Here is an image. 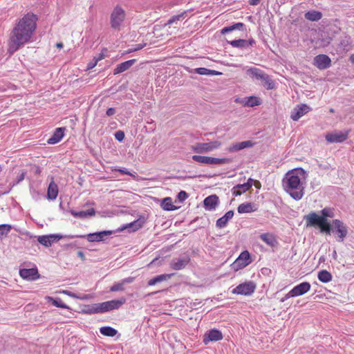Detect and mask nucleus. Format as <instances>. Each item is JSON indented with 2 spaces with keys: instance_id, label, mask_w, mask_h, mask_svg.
<instances>
[{
  "instance_id": "obj_1",
  "label": "nucleus",
  "mask_w": 354,
  "mask_h": 354,
  "mask_svg": "<svg viewBox=\"0 0 354 354\" xmlns=\"http://www.w3.org/2000/svg\"><path fill=\"white\" fill-rule=\"evenodd\" d=\"M37 20V16L32 12H28L18 20L10 33L7 50L8 54L13 55L32 41Z\"/></svg>"
},
{
  "instance_id": "obj_2",
  "label": "nucleus",
  "mask_w": 354,
  "mask_h": 354,
  "mask_svg": "<svg viewBox=\"0 0 354 354\" xmlns=\"http://www.w3.org/2000/svg\"><path fill=\"white\" fill-rule=\"evenodd\" d=\"M306 176V171L299 167L288 171L283 179L284 190L295 201L301 200L304 195Z\"/></svg>"
},
{
  "instance_id": "obj_3",
  "label": "nucleus",
  "mask_w": 354,
  "mask_h": 354,
  "mask_svg": "<svg viewBox=\"0 0 354 354\" xmlns=\"http://www.w3.org/2000/svg\"><path fill=\"white\" fill-rule=\"evenodd\" d=\"M335 216L334 210L330 207H325L321 210V215H318L315 212H310L308 214L304 216L307 227L317 226L321 232L330 234L332 227L327 218H333Z\"/></svg>"
},
{
  "instance_id": "obj_4",
  "label": "nucleus",
  "mask_w": 354,
  "mask_h": 354,
  "mask_svg": "<svg viewBox=\"0 0 354 354\" xmlns=\"http://www.w3.org/2000/svg\"><path fill=\"white\" fill-rule=\"evenodd\" d=\"M125 303L126 299L122 297L118 299H113L102 303L84 305L81 312L85 315L105 313L119 309Z\"/></svg>"
},
{
  "instance_id": "obj_5",
  "label": "nucleus",
  "mask_w": 354,
  "mask_h": 354,
  "mask_svg": "<svg viewBox=\"0 0 354 354\" xmlns=\"http://www.w3.org/2000/svg\"><path fill=\"white\" fill-rule=\"evenodd\" d=\"M124 10L120 6H116L110 15L111 27L114 30H120L125 19Z\"/></svg>"
},
{
  "instance_id": "obj_6",
  "label": "nucleus",
  "mask_w": 354,
  "mask_h": 354,
  "mask_svg": "<svg viewBox=\"0 0 354 354\" xmlns=\"http://www.w3.org/2000/svg\"><path fill=\"white\" fill-rule=\"evenodd\" d=\"M114 232L113 230H103L100 232L90 233L84 235H68L65 236L69 239L74 238H82L86 239L88 242H100L104 241V238L106 236H110Z\"/></svg>"
},
{
  "instance_id": "obj_7",
  "label": "nucleus",
  "mask_w": 354,
  "mask_h": 354,
  "mask_svg": "<svg viewBox=\"0 0 354 354\" xmlns=\"http://www.w3.org/2000/svg\"><path fill=\"white\" fill-rule=\"evenodd\" d=\"M332 224L333 228H332L331 232L335 233L336 241L343 242L348 234L347 226L339 219L333 220Z\"/></svg>"
},
{
  "instance_id": "obj_8",
  "label": "nucleus",
  "mask_w": 354,
  "mask_h": 354,
  "mask_svg": "<svg viewBox=\"0 0 354 354\" xmlns=\"http://www.w3.org/2000/svg\"><path fill=\"white\" fill-rule=\"evenodd\" d=\"M252 263L251 255L248 250H244L239 255L236 259L231 264L234 271L241 270Z\"/></svg>"
},
{
  "instance_id": "obj_9",
  "label": "nucleus",
  "mask_w": 354,
  "mask_h": 354,
  "mask_svg": "<svg viewBox=\"0 0 354 354\" xmlns=\"http://www.w3.org/2000/svg\"><path fill=\"white\" fill-rule=\"evenodd\" d=\"M256 288V283L252 281H249L237 286L232 290V293L235 295L250 296L254 292Z\"/></svg>"
},
{
  "instance_id": "obj_10",
  "label": "nucleus",
  "mask_w": 354,
  "mask_h": 354,
  "mask_svg": "<svg viewBox=\"0 0 354 354\" xmlns=\"http://www.w3.org/2000/svg\"><path fill=\"white\" fill-rule=\"evenodd\" d=\"M192 159L197 162L204 163L207 165H221L231 162V159L227 158H218L199 155L192 156Z\"/></svg>"
},
{
  "instance_id": "obj_11",
  "label": "nucleus",
  "mask_w": 354,
  "mask_h": 354,
  "mask_svg": "<svg viewBox=\"0 0 354 354\" xmlns=\"http://www.w3.org/2000/svg\"><path fill=\"white\" fill-rule=\"evenodd\" d=\"M221 142L218 140H214L209 142H198L193 147V151L198 153L212 151L220 147Z\"/></svg>"
},
{
  "instance_id": "obj_12",
  "label": "nucleus",
  "mask_w": 354,
  "mask_h": 354,
  "mask_svg": "<svg viewBox=\"0 0 354 354\" xmlns=\"http://www.w3.org/2000/svg\"><path fill=\"white\" fill-rule=\"evenodd\" d=\"M349 131H335L328 133L326 136V140L329 143H342L347 140Z\"/></svg>"
},
{
  "instance_id": "obj_13",
  "label": "nucleus",
  "mask_w": 354,
  "mask_h": 354,
  "mask_svg": "<svg viewBox=\"0 0 354 354\" xmlns=\"http://www.w3.org/2000/svg\"><path fill=\"white\" fill-rule=\"evenodd\" d=\"M311 110L312 109L306 104H298L291 111L290 118L294 121H297L300 118Z\"/></svg>"
},
{
  "instance_id": "obj_14",
  "label": "nucleus",
  "mask_w": 354,
  "mask_h": 354,
  "mask_svg": "<svg viewBox=\"0 0 354 354\" xmlns=\"http://www.w3.org/2000/svg\"><path fill=\"white\" fill-rule=\"evenodd\" d=\"M223 335L221 330L213 328L207 330L203 336V342L205 344H209L210 342H217L223 339Z\"/></svg>"
},
{
  "instance_id": "obj_15",
  "label": "nucleus",
  "mask_w": 354,
  "mask_h": 354,
  "mask_svg": "<svg viewBox=\"0 0 354 354\" xmlns=\"http://www.w3.org/2000/svg\"><path fill=\"white\" fill-rule=\"evenodd\" d=\"M64 236L61 234H48L37 236V241L42 245L48 248L55 242L58 241Z\"/></svg>"
},
{
  "instance_id": "obj_16",
  "label": "nucleus",
  "mask_w": 354,
  "mask_h": 354,
  "mask_svg": "<svg viewBox=\"0 0 354 354\" xmlns=\"http://www.w3.org/2000/svg\"><path fill=\"white\" fill-rule=\"evenodd\" d=\"M313 64L319 69L324 70L330 66L331 59L328 55L320 54L315 57Z\"/></svg>"
},
{
  "instance_id": "obj_17",
  "label": "nucleus",
  "mask_w": 354,
  "mask_h": 354,
  "mask_svg": "<svg viewBox=\"0 0 354 354\" xmlns=\"http://www.w3.org/2000/svg\"><path fill=\"white\" fill-rule=\"evenodd\" d=\"M226 42L230 44L234 48L240 49H247L256 44V41L253 38L248 40L243 39H235L232 41L227 40Z\"/></svg>"
},
{
  "instance_id": "obj_18",
  "label": "nucleus",
  "mask_w": 354,
  "mask_h": 354,
  "mask_svg": "<svg viewBox=\"0 0 354 354\" xmlns=\"http://www.w3.org/2000/svg\"><path fill=\"white\" fill-rule=\"evenodd\" d=\"M203 207L207 211H214L219 204V198L216 194L208 196L203 200Z\"/></svg>"
},
{
  "instance_id": "obj_19",
  "label": "nucleus",
  "mask_w": 354,
  "mask_h": 354,
  "mask_svg": "<svg viewBox=\"0 0 354 354\" xmlns=\"http://www.w3.org/2000/svg\"><path fill=\"white\" fill-rule=\"evenodd\" d=\"M190 257L185 255L181 258H176L172 259L170 267L174 270H180L184 269L189 263Z\"/></svg>"
},
{
  "instance_id": "obj_20",
  "label": "nucleus",
  "mask_w": 354,
  "mask_h": 354,
  "mask_svg": "<svg viewBox=\"0 0 354 354\" xmlns=\"http://www.w3.org/2000/svg\"><path fill=\"white\" fill-rule=\"evenodd\" d=\"M19 275L24 279L28 281L35 280L39 277L37 268L20 269Z\"/></svg>"
},
{
  "instance_id": "obj_21",
  "label": "nucleus",
  "mask_w": 354,
  "mask_h": 354,
  "mask_svg": "<svg viewBox=\"0 0 354 354\" xmlns=\"http://www.w3.org/2000/svg\"><path fill=\"white\" fill-rule=\"evenodd\" d=\"M310 287L311 286L309 282H302L295 286L291 290V295H293L294 297H299L303 295L310 290Z\"/></svg>"
},
{
  "instance_id": "obj_22",
  "label": "nucleus",
  "mask_w": 354,
  "mask_h": 354,
  "mask_svg": "<svg viewBox=\"0 0 354 354\" xmlns=\"http://www.w3.org/2000/svg\"><path fill=\"white\" fill-rule=\"evenodd\" d=\"M66 127H58L55 129L53 135L47 140L48 145H55L59 142L64 136Z\"/></svg>"
},
{
  "instance_id": "obj_23",
  "label": "nucleus",
  "mask_w": 354,
  "mask_h": 354,
  "mask_svg": "<svg viewBox=\"0 0 354 354\" xmlns=\"http://www.w3.org/2000/svg\"><path fill=\"white\" fill-rule=\"evenodd\" d=\"M40 182H32L29 185L30 194L32 199L36 201H39L43 196V194L40 189Z\"/></svg>"
},
{
  "instance_id": "obj_24",
  "label": "nucleus",
  "mask_w": 354,
  "mask_h": 354,
  "mask_svg": "<svg viewBox=\"0 0 354 354\" xmlns=\"http://www.w3.org/2000/svg\"><path fill=\"white\" fill-rule=\"evenodd\" d=\"M135 281L134 277H129L127 278H124L120 280L119 282L115 283L113 286L110 287V292H118V291H124V285L127 283H131Z\"/></svg>"
},
{
  "instance_id": "obj_25",
  "label": "nucleus",
  "mask_w": 354,
  "mask_h": 354,
  "mask_svg": "<svg viewBox=\"0 0 354 354\" xmlns=\"http://www.w3.org/2000/svg\"><path fill=\"white\" fill-rule=\"evenodd\" d=\"M254 143L251 140H246L240 142H236L231 145L227 150L230 153L236 152L241 149L253 147Z\"/></svg>"
},
{
  "instance_id": "obj_26",
  "label": "nucleus",
  "mask_w": 354,
  "mask_h": 354,
  "mask_svg": "<svg viewBox=\"0 0 354 354\" xmlns=\"http://www.w3.org/2000/svg\"><path fill=\"white\" fill-rule=\"evenodd\" d=\"M259 239L268 246L272 248H275L279 244L276 236L273 234L269 232L261 234L259 235Z\"/></svg>"
},
{
  "instance_id": "obj_27",
  "label": "nucleus",
  "mask_w": 354,
  "mask_h": 354,
  "mask_svg": "<svg viewBox=\"0 0 354 354\" xmlns=\"http://www.w3.org/2000/svg\"><path fill=\"white\" fill-rule=\"evenodd\" d=\"M136 59H132L118 64L113 71V75L120 74L126 71L131 66H132L136 63Z\"/></svg>"
},
{
  "instance_id": "obj_28",
  "label": "nucleus",
  "mask_w": 354,
  "mask_h": 354,
  "mask_svg": "<svg viewBox=\"0 0 354 354\" xmlns=\"http://www.w3.org/2000/svg\"><path fill=\"white\" fill-rule=\"evenodd\" d=\"M234 211L229 210L227 211L222 217L219 218L216 222V226L218 228L225 227L228 221L232 218L234 216Z\"/></svg>"
},
{
  "instance_id": "obj_29",
  "label": "nucleus",
  "mask_w": 354,
  "mask_h": 354,
  "mask_svg": "<svg viewBox=\"0 0 354 354\" xmlns=\"http://www.w3.org/2000/svg\"><path fill=\"white\" fill-rule=\"evenodd\" d=\"M252 181H253V179L250 178L246 183H245L243 184L236 185L233 189H241V191L234 190L233 191V195L235 196H240L243 193H244L246 191H248L250 188L252 187Z\"/></svg>"
},
{
  "instance_id": "obj_30",
  "label": "nucleus",
  "mask_w": 354,
  "mask_h": 354,
  "mask_svg": "<svg viewBox=\"0 0 354 354\" xmlns=\"http://www.w3.org/2000/svg\"><path fill=\"white\" fill-rule=\"evenodd\" d=\"M58 195V187L57 185L52 180L47 188L46 198L48 200L53 201L56 199Z\"/></svg>"
},
{
  "instance_id": "obj_31",
  "label": "nucleus",
  "mask_w": 354,
  "mask_h": 354,
  "mask_svg": "<svg viewBox=\"0 0 354 354\" xmlns=\"http://www.w3.org/2000/svg\"><path fill=\"white\" fill-rule=\"evenodd\" d=\"M70 212L74 217L80 218H86L88 216H95L96 212L94 208H90L85 211H79V212L75 211L73 209H71Z\"/></svg>"
},
{
  "instance_id": "obj_32",
  "label": "nucleus",
  "mask_w": 354,
  "mask_h": 354,
  "mask_svg": "<svg viewBox=\"0 0 354 354\" xmlns=\"http://www.w3.org/2000/svg\"><path fill=\"white\" fill-rule=\"evenodd\" d=\"M143 224H144V221L139 218V219H137L130 223L124 225L122 227L118 228L116 231L121 232L124 229L131 228L132 232H136V230L141 228L142 227Z\"/></svg>"
},
{
  "instance_id": "obj_33",
  "label": "nucleus",
  "mask_w": 354,
  "mask_h": 354,
  "mask_svg": "<svg viewBox=\"0 0 354 354\" xmlns=\"http://www.w3.org/2000/svg\"><path fill=\"white\" fill-rule=\"evenodd\" d=\"M256 210L255 205L252 203H243L237 207V211L239 214L251 213Z\"/></svg>"
},
{
  "instance_id": "obj_34",
  "label": "nucleus",
  "mask_w": 354,
  "mask_h": 354,
  "mask_svg": "<svg viewBox=\"0 0 354 354\" xmlns=\"http://www.w3.org/2000/svg\"><path fill=\"white\" fill-rule=\"evenodd\" d=\"M174 274H162L156 275L150 280L148 281L147 284L149 286H152L156 285L158 283H160L163 281H167L171 278V276H173Z\"/></svg>"
},
{
  "instance_id": "obj_35",
  "label": "nucleus",
  "mask_w": 354,
  "mask_h": 354,
  "mask_svg": "<svg viewBox=\"0 0 354 354\" xmlns=\"http://www.w3.org/2000/svg\"><path fill=\"white\" fill-rule=\"evenodd\" d=\"M245 25L242 22L235 23L232 26H225L223 28H222L221 30V33L224 35V34L230 32L235 30H243V28H245Z\"/></svg>"
},
{
  "instance_id": "obj_36",
  "label": "nucleus",
  "mask_w": 354,
  "mask_h": 354,
  "mask_svg": "<svg viewBox=\"0 0 354 354\" xmlns=\"http://www.w3.org/2000/svg\"><path fill=\"white\" fill-rule=\"evenodd\" d=\"M161 207L165 211H174L177 209L172 202V199L170 197H166L163 198L160 204Z\"/></svg>"
},
{
  "instance_id": "obj_37",
  "label": "nucleus",
  "mask_w": 354,
  "mask_h": 354,
  "mask_svg": "<svg viewBox=\"0 0 354 354\" xmlns=\"http://www.w3.org/2000/svg\"><path fill=\"white\" fill-rule=\"evenodd\" d=\"M262 102L261 99L256 96H249L245 98L243 105L249 107H254L261 104Z\"/></svg>"
},
{
  "instance_id": "obj_38",
  "label": "nucleus",
  "mask_w": 354,
  "mask_h": 354,
  "mask_svg": "<svg viewBox=\"0 0 354 354\" xmlns=\"http://www.w3.org/2000/svg\"><path fill=\"white\" fill-rule=\"evenodd\" d=\"M322 17V13L317 10H310L306 12L305 18L310 21H317Z\"/></svg>"
},
{
  "instance_id": "obj_39",
  "label": "nucleus",
  "mask_w": 354,
  "mask_h": 354,
  "mask_svg": "<svg viewBox=\"0 0 354 354\" xmlns=\"http://www.w3.org/2000/svg\"><path fill=\"white\" fill-rule=\"evenodd\" d=\"M317 278L321 282L326 283L332 280L333 276L328 270H322L318 272Z\"/></svg>"
},
{
  "instance_id": "obj_40",
  "label": "nucleus",
  "mask_w": 354,
  "mask_h": 354,
  "mask_svg": "<svg viewBox=\"0 0 354 354\" xmlns=\"http://www.w3.org/2000/svg\"><path fill=\"white\" fill-rule=\"evenodd\" d=\"M100 332L102 335L111 337L115 336L118 333V330L115 328L109 326L101 327L100 328Z\"/></svg>"
},
{
  "instance_id": "obj_41",
  "label": "nucleus",
  "mask_w": 354,
  "mask_h": 354,
  "mask_svg": "<svg viewBox=\"0 0 354 354\" xmlns=\"http://www.w3.org/2000/svg\"><path fill=\"white\" fill-rule=\"evenodd\" d=\"M195 72L201 75H219L222 74L221 72L205 67L196 68Z\"/></svg>"
},
{
  "instance_id": "obj_42",
  "label": "nucleus",
  "mask_w": 354,
  "mask_h": 354,
  "mask_svg": "<svg viewBox=\"0 0 354 354\" xmlns=\"http://www.w3.org/2000/svg\"><path fill=\"white\" fill-rule=\"evenodd\" d=\"M248 74H250L252 77H254L258 80H262L266 75V73L262 71L261 69L255 67H252L248 71Z\"/></svg>"
},
{
  "instance_id": "obj_43",
  "label": "nucleus",
  "mask_w": 354,
  "mask_h": 354,
  "mask_svg": "<svg viewBox=\"0 0 354 354\" xmlns=\"http://www.w3.org/2000/svg\"><path fill=\"white\" fill-rule=\"evenodd\" d=\"M47 299L52 302V304L54 306L64 309H71L70 307L65 304L59 297L54 299L51 297H48Z\"/></svg>"
},
{
  "instance_id": "obj_44",
  "label": "nucleus",
  "mask_w": 354,
  "mask_h": 354,
  "mask_svg": "<svg viewBox=\"0 0 354 354\" xmlns=\"http://www.w3.org/2000/svg\"><path fill=\"white\" fill-rule=\"evenodd\" d=\"M263 81V86L268 89L271 90L273 89L275 86L274 82L270 77V76L266 74L263 78L261 80Z\"/></svg>"
},
{
  "instance_id": "obj_45",
  "label": "nucleus",
  "mask_w": 354,
  "mask_h": 354,
  "mask_svg": "<svg viewBox=\"0 0 354 354\" xmlns=\"http://www.w3.org/2000/svg\"><path fill=\"white\" fill-rule=\"evenodd\" d=\"M351 44H352V40H351V37L345 36L344 37H343L341 39V41L339 42V46L341 47H342L344 50L347 51V50H348Z\"/></svg>"
},
{
  "instance_id": "obj_46",
  "label": "nucleus",
  "mask_w": 354,
  "mask_h": 354,
  "mask_svg": "<svg viewBox=\"0 0 354 354\" xmlns=\"http://www.w3.org/2000/svg\"><path fill=\"white\" fill-rule=\"evenodd\" d=\"M185 14H186V12H182L180 14H178V15H174V16L171 17L168 19V21H167V22L166 23L165 25H171V24H173L174 23H176L178 21L183 20L185 18Z\"/></svg>"
},
{
  "instance_id": "obj_47",
  "label": "nucleus",
  "mask_w": 354,
  "mask_h": 354,
  "mask_svg": "<svg viewBox=\"0 0 354 354\" xmlns=\"http://www.w3.org/2000/svg\"><path fill=\"white\" fill-rule=\"evenodd\" d=\"M12 228V227L10 224H1L0 236H7Z\"/></svg>"
},
{
  "instance_id": "obj_48",
  "label": "nucleus",
  "mask_w": 354,
  "mask_h": 354,
  "mask_svg": "<svg viewBox=\"0 0 354 354\" xmlns=\"http://www.w3.org/2000/svg\"><path fill=\"white\" fill-rule=\"evenodd\" d=\"M26 174V171L25 170H22L21 172L17 176V180L12 183H10L11 189L14 187L15 185L21 183L25 178V176Z\"/></svg>"
},
{
  "instance_id": "obj_49",
  "label": "nucleus",
  "mask_w": 354,
  "mask_h": 354,
  "mask_svg": "<svg viewBox=\"0 0 354 354\" xmlns=\"http://www.w3.org/2000/svg\"><path fill=\"white\" fill-rule=\"evenodd\" d=\"M188 197L189 195L185 191H180L177 195V198L180 202H183Z\"/></svg>"
},
{
  "instance_id": "obj_50",
  "label": "nucleus",
  "mask_w": 354,
  "mask_h": 354,
  "mask_svg": "<svg viewBox=\"0 0 354 354\" xmlns=\"http://www.w3.org/2000/svg\"><path fill=\"white\" fill-rule=\"evenodd\" d=\"M115 138L119 141V142H122L123 141V140L124 139V131H121V130H119V131H117L115 133Z\"/></svg>"
},
{
  "instance_id": "obj_51",
  "label": "nucleus",
  "mask_w": 354,
  "mask_h": 354,
  "mask_svg": "<svg viewBox=\"0 0 354 354\" xmlns=\"http://www.w3.org/2000/svg\"><path fill=\"white\" fill-rule=\"evenodd\" d=\"M317 166L319 169L324 171H328L330 169V165L328 163H323L320 162H317Z\"/></svg>"
},
{
  "instance_id": "obj_52",
  "label": "nucleus",
  "mask_w": 354,
  "mask_h": 354,
  "mask_svg": "<svg viewBox=\"0 0 354 354\" xmlns=\"http://www.w3.org/2000/svg\"><path fill=\"white\" fill-rule=\"evenodd\" d=\"M115 171H118L122 174L132 176V174L124 167L115 169Z\"/></svg>"
},
{
  "instance_id": "obj_53",
  "label": "nucleus",
  "mask_w": 354,
  "mask_h": 354,
  "mask_svg": "<svg viewBox=\"0 0 354 354\" xmlns=\"http://www.w3.org/2000/svg\"><path fill=\"white\" fill-rule=\"evenodd\" d=\"M290 297H294L293 295H291V290L286 294L283 297L280 299V302L283 303Z\"/></svg>"
},
{
  "instance_id": "obj_54",
  "label": "nucleus",
  "mask_w": 354,
  "mask_h": 354,
  "mask_svg": "<svg viewBox=\"0 0 354 354\" xmlns=\"http://www.w3.org/2000/svg\"><path fill=\"white\" fill-rule=\"evenodd\" d=\"M115 113V108H113V107L109 108V109L106 110V114L108 116H112V115H113Z\"/></svg>"
},
{
  "instance_id": "obj_55",
  "label": "nucleus",
  "mask_w": 354,
  "mask_h": 354,
  "mask_svg": "<svg viewBox=\"0 0 354 354\" xmlns=\"http://www.w3.org/2000/svg\"><path fill=\"white\" fill-rule=\"evenodd\" d=\"M62 293H64V295H68V296H69V297H73V298H79V297L76 295V294H75V293H73V292H71V291H69V290H63V291H62Z\"/></svg>"
},
{
  "instance_id": "obj_56",
  "label": "nucleus",
  "mask_w": 354,
  "mask_h": 354,
  "mask_svg": "<svg viewBox=\"0 0 354 354\" xmlns=\"http://www.w3.org/2000/svg\"><path fill=\"white\" fill-rule=\"evenodd\" d=\"M145 44H136L134 48H133V50L137 51L142 49L145 46Z\"/></svg>"
},
{
  "instance_id": "obj_57",
  "label": "nucleus",
  "mask_w": 354,
  "mask_h": 354,
  "mask_svg": "<svg viewBox=\"0 0 354 354\" xmlns=\"http://www.w3.org/2000/svg\"><path fill=\"white\" fill-rule=\"evenodd\" d=\"M77 255L78 257H80L82 259V261H86L85 255L82 251H78L77 253Z\"/></svg>"
},
{
  "instance_id": "obj_58",
  "label": "nucleus",
  "mask_w": 354,
  "mask_h": 354,
  "mask_svg": "<svg viewBox=\"0 0 354 354\" xmlns=\"http://www.w3.org/2000/svg\"><path fill=\"white\" fill-rule=\"evenodd\" d=\"M32 169H34V173L35 174L39 175L41 172V169L39 166L35 165Z\"/></svg>"
},
{
  "instance_id": "obj_59",
  "label": "nucleus",
  "mask_w": 354,
  "mask_h": 354,
  "mask_svg": "<svg viewBox=\"0 0 354 354\" xmlns=\"http://www.w3.org/2000/svg\"><path fill=\"white\" fill-rule=\"evenodd\" d=\"M260 3V0H249V3L252 6L258 5Z\"/></svg>"
},
{
  "instance_id": "obj_60",
  "label": "nucleus",
  "mask_w": 354,
  "mask_h": 354,
  "mask_svg": "<svg viewBox=\"0 0 354 354\" xmlns=\"http://www.w3.org/2000/svg\"><path fill=\"white\" fill-rule=\"evenodd\" d=\"M97 63V61H95L93 63H92V62L89 63L87 66V68L88 69L93 68V67H95L96 66Z\"/></svg>"
},
{
  "instance_id": "obj_61",
  "label": "nucleus",
  "mask_w": 354,
  "mask_h": 354,
  "mask_svg": "<svg viewBox=\"0 0 354 354\" xmlns=\"http://www.w3.org/2000/svg\"><path fill=\"white\" fill-rule=\"evenodd\" d=\"M11 189H11V187H10V189H9L8 190L5 191V192H0V196H1V195H4V194H8V193L11 191Z\"/></svg>"
},
{
  "instance_id": "obj_62",
  "label": "nucleus",
  "mask_w": 354,
  "mask_h": 354,
  "mask_svg": "<svg viewBox=\"0 0 354 354\" xmlns=\"http://www.w3.org/2000/svg\"><path fill=\"white\" fill-rule=\"evenodd\" d=\"M56 46H57V48H63L64 45H63V44H62V43H57V44H56Z\"/></svg>"
},
{
  "instance_id": "obj_63",
  "label": "nucleus",
  "mask_w": 354,
  "mask_h": 354,
  "mask_svg": "<svg viewBox=\"0 0 354 354\" xmlns=\"http://www.w3.org/2000/svg\"><path fill=\"white\" fill-rule=\"evenodd\" d=\"M102 58H103V55H102V54H100V56H99V57H98V58H97V59H95V61H97V62L99 60L102 59Z\"/></svg>"
},
{
  "instance_id": "obj_64",
  "label": "nucleus",
  "mask_w": 354,
  "mask_h": 354,
  "mask_svg": "<svg viewBox=\"0 0 354 354\" xmlns=\"http://www.w3.org/2000/svg\"><path fill=\"white\" fill-rule=\"evenodd\" d=\"M88 295H85L82 297H80V299H88Z\"/></svg>"
}]
</instances>
